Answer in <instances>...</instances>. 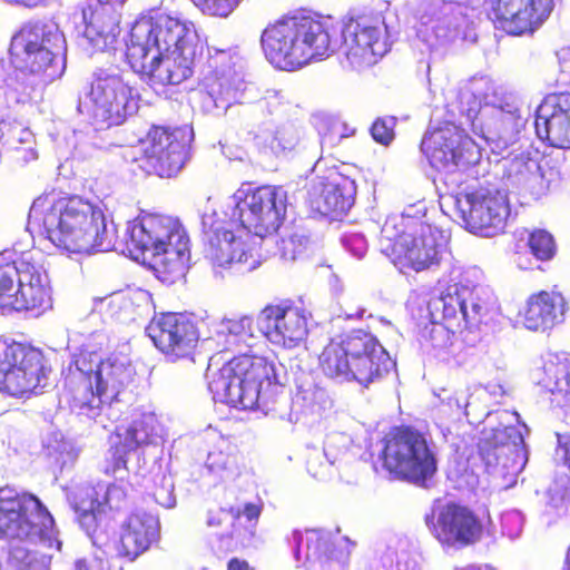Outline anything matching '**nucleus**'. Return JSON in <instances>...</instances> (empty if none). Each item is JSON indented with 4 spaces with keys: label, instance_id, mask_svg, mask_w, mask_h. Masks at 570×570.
Segmentation results:
<instances>
[{
    "label": "nucleus",
    "instance_id": "nucleus-1",
    "mask_svg": "<svg viewBox=\"0 0 570 570\" xmlns=\"http://www.w3.org/2000/svg\"><path fill=\"white\" fill-rule=\"evenodd\" d=\"M27 226L70 253L90 254L112 246L104 213L79 196H38L29 209Z\"/></svg>",
    "mask_w": 570,
    "mask_h": 570
},
{
    "label": "nucleus",
    "instance_id": "nucleus-2",
    "mask_svg": "<svg viewBox=\"0 0 570 570\" xmlns=\"http://www.w3.org/2000/svg\"><path fill=\"white\" fill-rule=\"evenodd\" d=\"M136 370L122 355L98 360L95 352L80 350L73 355L65 376L68 404L79 415L95 417L105 403L134 385Z\"/></svg>",
    "mask_w": 570,
    "mask_h": 570
},
{
    "label": "nucleus",
    "instance_id": "nucleus-3",
    "mask_svg": "<svg viewBox=\"0 0 570 570\" xmlns=\"http://www.w3.org/2000/svg\"><path fill=\"white\" fill-rule=\"evenodd\" d=\"M261 48L276 69L296 71L333 51V26L312 14L284 16L261 33Z\"/></svg>",
    "mask_w": 570,
    "mask_h": 570
},
{
    "label": "nucleus",
    "instance_id": "nucleus-4",
    "mask_svg": "<svg viewBox=\"0 0 570 570\" xmlns=\"http://www.w3.org/2000/svg\"><path fill=\"white\" fill-rule=\"evenodd\" d=\"M395 367L379 338L364 330H353L330 338L318 355V368L332 380L355 381L367 387Z\"/></svg>",
    "mask_w": 570,
    "mask_h": 570
},
{
    "label": "nucleus",
    "instance_id": "nucleus-5",
    "mask_svg": "<svg viewBox=\"0 0 570 570\" xmlns=\"http://www.w3.org/2000/svg\"><path fill=\"white\" fill-rule=\"evenodd\" d=\"M129 244L141 254L151 252V268L163 283L175 284L185 276L190 256L189 236L177 218L141 213L130 229Z\"/></svg>",
    "mask_w": 570,
    "mask_h": 570
},
{
    "label": "nucleus",
    "instance_id": "nucleus-6",
    "mask_svg": "<svg viewBox=\"0 0 570 570\" xmlns=\"http://www.w3.org/2000/svg\"><path fill=\"white\" fill-rule=\"evenodd\" d=\"M52 305L50 278L38 250L0 253V309L42 313Z\"/></svg>",
    "mask_w": 570,
    "mask_h": 570
},
{
    "label": "nucleus",
    "instance_id": "nucleus-7",
    "mask_svg": "<svg viewBox=\"0 0 570 570\" xmlns=\"http://www.w3.org/2000/svg\"><path fill=\"white\" fill-rule=\"evenodd\" d=\"M276 384L274 363L252 353L232 357L208 381V387L216 397L242 410L266 406Z\"/></svg>",
    "mask_w": 570,
    "mask_h": 570
},
{
    "label": "nucleus",
    "instance_id": "nucleus-8",
    "mask_svg": "<svg viewBox=\"0 0 570 570\" xmlns=\"http://www.w3.org/2000/svg\"><path fill=\"white\" fill-rule=\"evenodd\" d=\"M53 519L38 497L0 489V537L8 539V556L29 564L38 540L48 537Z\"/></svg>",
    "mask_w": 570,
    "mask_h": 570
},
{
    "label": "nucleus",
    "instance_id": "nucleus-9",
    "mask_svg": "<svg viewBox=\"0 0 570 570\" xmlns=\"http://www.w3.org/2000/svg\"><path fill=\"white\" fill-rule=\"evenodd\" d=\"M445 249L443 232L423 220L402 222L395 234L382 229V253L402 274L438 267Z\"/></svg>",
    "mask_w": 570,
    "mask_h": 570
},
{
    "label": "nucleus",
    "instance_id": "nucleus-10",
    "mask_svg": "<svg viewBox=\"0 0 570 570\" xmlns=\"http://www.w3.org/2000/svg\"><path fill=\"white\" fill-rule=\"evenodd\" d=\"M381 444L379 461L392 479L423 485L435 474V453L420 430L411 425L393 426Z\"/></svg>",
    "mask_w": 570,
    "mask_h": 570
},
{
    "label": "nucleus",
    "instance_id": "nucleus-11",
    "mask_svg": "<svg viewBox=\"0 0 570 570\" xmlns=\"http://www.w3.org/2000/svg\"><path fill=\"white\" fill-rule=\"evenodd\" d=\"M61 42V35L46 23L27 22L11 38L10 65L17 70L40 76L46 82L52 81L63 70V59L58 50Z\"/></svg>",
    "mask_w": 570,
    "mask_h": 570
},
{
    "label": "nucleus",
    "instance_id": "nucleus-12",
    "mask_svg": "<svg viewBox=\"0 0 570 570\" xmlns=\"http://www.w3.org/2000/svg\"><path fill=\"white\" fill-rule=\"evenodd\" d=\"M194 131L190 126L153 124L138 139L148 174L175 177L190 158Z\"/></svg>",
    "mask_w": 570,
    "mask_h": 570
},
{
    "label": "nucleus",
    "instance_id": "nucleus-13",
    "mask_svg": "<svg viewBox=\"0 0 570 570\" xmlns=\"http://www.w3.org/2000/svg\"><path fill=\"white\" fill-rule=\"evenodd\" d=\"M50 368L40 348L28 343L0 340V391L30 397L46 385Z\"/></svg>",
    "mask_w": 570,
    "mask_h": 570
},
{
    "label": "nucleus",
    "instance_id": "nucleus-14",
    "mask_svg": "<svg viewBox=\"0 0 570 570\" xmlns=\"http://www.w3.org/2000/svg\"><path fill=\"white\" fill-rule=\"evenodd\" d=\"M233 216L239 225L259 237L278 230L286 215V195L281 187L263 185L235 194Z\"/></svg>",
    "mask_w": 570,
    "mask_h": 570
},
{
    "label": "nucleus",
    "instance_id": "nucleus-15",
    "mask_svg": "<svg viewBox=\"0 0 570 570\" xmlns=\"http://www.w3.org/2000/svg\"><path fill=\"white\" fill-rule=\"evenodd\" d=\"M342 37L345 60L354 70L373 67L391 49L387 28L379 18L364 14L348 18Z\"/></svg>",
    "mask_w": 570,
    "mask_h": 570
},
{
    "label": "nucleus",
    "instance_id": "nucleus-16",
    "mask_svg": "<svg viewBox=\"0 0 570 570\" xmlns=\"http://www.w3.org/2000/svg\"><path fill=\"white\" fill-rule=\"evenodd\" d=\"M433 537L449 548H464L479 542L485 532V522L471 508L449 502L425 515Z\"/></svg>",
    "mask_w": 570,
    "mask_h": 570
},
{
    "label": "nucleus",
    "instance_id": "nucleus-17",
    "mask_svg": "<svg viewBox=\"0 0 570 570\" xmlns=\"http://www.w3.org/2000/svg\"><path fill=\"white\" fill-rule=\"evenodd\" d=\"M147 334L155 347L171 362L193 358L199 342L197 322L185 313L155 314Z\"/></svg>",
    "mask_w": 570,
    "mask_h": 570
},
{
    "label": "nucleus",
    "instance_id": "nucleus-18",
    "mask_svg": "<svg viewBox=\"0 0 570 570\" xmlns=\"http://www.w3.org/2000/svg\"><path fill=\"white\" fill-rule=\"evenodd\" d=\"M475 147L465 130L451 121L430 125L420 144L421 151L435 169L472 164Z\"/></svg>",
    "mask_w": 570,
    "mask_h": 570
},
{
    "label": "nucleus",
    "instance_id": "nucleus-19",
    "mask_svg": "<svg viewBox=\"0 0 570 570\" xmlns=\"http://www.w3.org/2000/svg\"><path fill=\"white\" fill-rule=\"evenodd\" d=\"M459 206L466 227L485 236L502 232L511 210L508 194L489 186L464 193Z\"/></svg>",
    "mask_w": 570,
    "mask_h": 570
},
{
    "label": "nucleus",
    "instance_id": "nucleus-20",
    "mask_svg": "<svg viewBox=\"0 0 570 570\" xmlns=\"http://www.w3.org/2000/svg\"><path fill=\"white\" fill-rule=\"evenodd\" d=\"M89 99L94 120L107 128L124 124L138 108L134 88L119 76L97 78Z\"/></svg>",
    "mask_w": 570,
    "mask_h": 570
},
{
    "label": "nucleus",
    "instance_id": "nucleus-21",
    "mask_svg": "<svg viewBox=\"0 0 570 570\" xmlns=\"http://www.w3.org/2000/svg\"><path fill=\"white\" fill-rule=\"evenodd\" d=\"M157 419L153 413H141L128 425H119L114 431L115 441L109 449L110 456L107 460L106 473L116 474L128 469L130 454L137 456L138 463H145L144 453L140 448L153 443L156 435ZM140 464H138V473Z\"/></svg>",
    "mask_w": 570,
    "mask_h": 570
},
{
    "label": "nucleus",
    "instance_id": "nucleus-22",
    "mask_svg": "<svg viewBox=\"0 0 570 570\" xmlns=\"http://www.w3.org/2000/svg\"><path fill=\"white\" fill-rule=\"evenodd\" d=\"M492 19L512 36L533 33L548 20L553 0H487Z\"/></svg>",
    "mask_w": 570,
    "mask_h": 570
},
{
    "label": "nucleus",
    "instance_id": "nucleus-23",
    "mask_svg": "<svg viewBox=\"0 0 570 570\" xmlns=\"http://www.w3.org/2000/svg\"><path fill=\"white\" fill-rule=\"evenodd\" d=\"M258 320L265 324L266 336L287 348L297 346L308 334L307 313L292 301L266 305Z\"/></svg>",
    "mask_w": 570,
    "mask_h": 570
},
{
    "label": "nucleus",
    "instance_id": "nucleus-24",
    "mask_svg": "<svg viewBox=\"0 0 570 570\" xmlns=\"http://www.w3.org/2000/svg\"><path fill=\"white\" fill-rule=\"evenodd\" d=\"M159 541V519L146 510L136 509L121 522L115 551L118 558L132 562Z\"/></svg>",
    "mask_w": 570,
    "mask_h": 570
},
{
    "label": "nucleus",
    "instance_id": "nucleus-25",
    "mask_svg": "<svg viewBox=\"0 0 570 570\" xmlns=\"http://www.w3.org/2000/svg\"><path fill=\"white\" fill-rule=\"evenodd\" d=\"M524 441L515 426L483 429L478 453L487 468L522 469L525 463Z\"/></svg>",
    "mask_w": 570,
    "mask_h": 570
},
{
    "label": "nucleus",
    "instance_id": "nucleus-26",
    "mask_svg": "<svg viewBox=\"0 0 570 570\" xmlns=\"http://www.w3.org/2000/svg\"><path fill=\"white\" fill-rule=\"evenodd\" d=\"M128 504L129 495L125 487L111 483L107 487L104 500L80 514V523L95 546L104 547L109 542V529L116 523V513Z\"/></svg>",
    "mask_w": 570,
    "mask_h": 570
},
{
    "label": "nucleus",
    "instance_id": "nucleus-27",
    "mask_svg": "<svg viewBox=\"0 0 570 570\" xmlns=\"http://www.w3.org/2000/svg\"><path fill=\"white\" fill-rule=\"evenodd\" d=\"M126 0H87L82 9L83 36L97 50L111 47L120 33L118 8Z\"/></svg>",
    "mask_w": 570,
    "mask_h": 570
},
{
    "label": "nucleus",
    "instance_id": "nucleus-28",
    "mask_svg": "<svg viewBox=\"0 0 570 570\" xmlns=\"http://www.w3.org/2000/svg\"><path fill=\"white\" fill-rule=\"evenodd\" d=\"M356 185L341 173H331L308 191L311 208L323 216L345 214L354 204Z\"/></svg>",
    "mask_w": 570,
    "mask_h": 570
},
{
    "label": "nucleus",
    "instance_id": "nucleus-29",
    "mask_svg": "<svg viewBox=\"0 0 570 570\" xmlns=\"http://www.w3.org/2000/svg\"><path fill=\"white\" fill-rule=\"evenodd\" d=\"M262 510V504L252 502L246 503L243 510L233 507L228 509L220 508L210 510L206 524L218 533L229 518L230 531L228 533H222L220 540L230 539L235 541L233 547L227 548L228 551L245 549L250 546L256 535V525Z\"/></svg>",
    "mask_w": 570,
    "mask_h": 570
},
{
    "label": "nucleus",
    "instance_id": "nucleus-30",
    "mask_svg": "<svg viewBox=\"0 0 570 570\" xmlns=\"http://www.w3.org/2000/svg\"><path fill=\"white\" fill-rule=\"evenodd\" d=\"M567 301L561 292L541 289L531 294L522 312L524 326L533 332H544L562 323Z\"/></svg>",
    "mask_w": 570,
    "mask_h": 570
},
{
    "label": "nucleus",
    "instance_id": "nucleus-31",
    "mask_svg": "<svg viewBox=\"0 0 570 570\" xmlns=\"http://www.w3.org/2000/svg\"><path fill=\"white\" fill-rule=\"evenodd\" d=\"M141 20L153 29L150 36L157 52L195 47L196 32L190 22L164 12Z\"/></svg>",
    "mask_w": 570,
    "mask_h": 570
},
{
    "label": "nucleus",
    "instance_id": "nucleus-32",
    "mask_svg": "<svg viewBox=\"0 0 570 570\" xmlns=\"http://www.w3.org/2000/svg\"><path fill=\"white\" fill-rule=\"evenodd\" d=\"M194 58L195 47L159 51L156 53V63L149 78L164 86L179 85L191 77Z\"/></svg>",
    "mask_w": 570,
    "mask_h": 570
},
{
    "label": "nucleus",
    "instance_id": "nucleus-33",
    "mask_svg": "<svg viewBox=\"0 0 570 570\" xmlns=\"http://www.w3.org/2000/svg\"><path fill=\"white\" fill-rule=\"evenodd\" d=\"M153 29L142 20L136 21L131 27L126 41V60L131 69L144 76L150 75L156 63V53L150 52L156 48L153 45Z\"/></svg>",
    "mask_w": 570,
    "mask_h": 570
},
{
    "label": "nucleus",
    "instance_id": "nucleus-34",
    "mask_svg": "<svg viewBox=\"0 0 570 570\" xmlns=\"http://www.w3.org/2000/svg\"><path fill=\"white\" fill-rule=\"evenodd\" d=\"M464 295V323L465 330L473 331L488 324L494 314L492 295L479 286L462 285Z\"/></svg>",
    "mask_w": 570,
    "mask_h": 570
},
{
    "label": "nucleus",
    "instance_id": "nucleus-35",
    "mask_svg": "<svg viewBox=\"0 0 570 570\" xmlns=\"http://www.w3.org/2000/svg\"><path fill=\"white\" fill-rule=\"evenodd\" d=\"M242 242L232 230L217 228L209 236L207 255L217 266L232 265L233 256H235Z\"/></svg>",
    "mask_w": 570,
    "mask_h": 570
},
{
    "label": "nucleus",
    "instance_id": "nucleus-36",
    "mask_svg": "<svg viewBox=\"0 0 570 570\" xmlns=\"http://www.w3.org/2000/svg\"><path fill=\"white\" fill-rule=\"evenodd\" d=\"M436 309L441 312L440 323L452 326L454 331H464V295L462 286L454 293L441 295L436 302Z\"/></svg>",
    "mask_w": 570,
    "mask_h": 570
},
{
    "label": "nucleus",
    "instance_id": "nucleus-37",
    "mask_svg": "<svg viewBox=\"0 0 570 570\" xmlns=\"http://www.w3.org/2000/svg\"><path fill=\"white\" fill-rule=\"evenodd\" d=\"M528 246L533 256L540 261H549L556 254V244L552 235L542 229L530 234Z\"/></svg>",
    "mask_w": 570,
    "mask_h": 570
},
{
    "label": "nucleus",
    "instance_id": "nucleus-38",
    "mask_svg": "<svg viewBox=\"0 0 570 570\" xmlns=\"http://www.w3.org/2000/svg\"><path fill=\"white\" fill-rule=\"evenodd\" d=\"M396 122L397 119L394 116L377 117L370 128L374 141L382 146H389L395 138Z\"/></svg>",
    "mask_w": 570,
    "mask_h": 570
},
{
    "label": "nucleus",
    "instance_id": "nucleus-39",
    "mask_svg": "<svg viewBox=\"0 0 570 570\" xmlns=\"http://www.w3.org/2000/svg\"><path fill=\"white\" fill-rule=\"evenodd\" d=\"M204 13L227 18L244 0H191Z\"/></svg>",
    "mask_w": 570,
    "mask_h": 570
},
{
    "label": "nucleus",
    "instance_id": "nucleus-40",
    "mask_svg": "<svg viewBox=\"0 0 570 570\" xmlns=\"http://www.w3.org/2000/svg\"><path fill=\"white\" fill-rule=\"evenodd\" d=\"M460 332L461 331H454L452 326L434 322L429 331L428 340L432 348L446 350L453 345L455 334Z\"/></svg>",
    "mask_w": 570,
    "mask_h": 570
},
{
    "label": "nucleus",
    "instance_id": "nucleus-41",
    "mask_svg": "<svg viewBox=\"0 0 570 570\" xmlns=\"http://www.w3.org/2000/svg\"><path fill=\"white\" fill-rule=\"evenodd\" d=\"M262 263L261 255L254 248L246 246L244 242L239 245L235 256H233V264H239L245 271L250 272L257 268Z\"/></svg>",
    "mask_w": 570,
    "mask_h": 570
},
{
    "label": "nucleus",
    "instance_id": "nucleus-42",
    "mask_svg": "<svg viewBox=\"0 0 570 570\" xmlns=\"http://www.w3.org/2000/svg\"><path fill=\"white\" fill-rule=\"evenodd\" d=\"M343 125L340 122H333L327 128V131L323 135L324 140H328L330 142H334L335 140H340L344 137H347V134H344Z\"/></svg>",
    "mask_w": 570,
    "mask_h": 570
},
{
    "label": "nucleus",
    "instance_id": "nucleus-43",
    "mask_svg": "<svg viewBox=\"0 0 570 570\" xmlns=\"http://www.w3.org/2000/svg\"><path fill=\"white\" fill-rule=\"evenodd\" d=\"M313 548L314 551L316 552L317 550L320 549H324V550H327L328 548V542L326 540H323V539H316L315 541H313L312 543L308 544V549Z\"/></svg>",
    "mask_w": 570,
    "mask_h": 570
},
{
    "label": "nucleus",
    "instance_id": "nucleus-44",
    "mask_svg": "<svg viewBox=\"0 0 570 570\" xmlns=\"http://www.w3.org/2000/svg\"><path fill=\"white\" fill-rule=\"evenodd\" d=\"M75 570H94V566L87 560H77L75 562Z\"/></svg>",
    "mask_w": 570,
    "mask_h": 570
},
{
    "label": "nucleus",
    "instance_id": "nucleus-45",
    "mask_svg": "<svg viewBox=\"0 0 570 570\" xmlns=\"http://www.w3.org/2000/svg\"><path fill=\"white\" fill-rule=\"evenodd\" d=\"M564 455L563 461L564 464L570 469V439L563 444Z\"/></svg>",
    "mask_w": 570,
    "mask_h": 570
},
{
    "label": "nucleus",
    "instance_id": "nucleus-46",
    "mask_svg": "<svg viewBox=\"0 0 570 570\" xmlns=\"http://www.w3.org/2000/svg\"><path fill=\"white\" fill-rule=\"evenodd\" d=\"M563 570H570V546L567 549Z\"/></svg>",
    "mask_w": 570,
    "mask_h": 570
},
{
    "label": "nucleus",
    "instance_id": "nucleus-47",
    "mask_svg": "<svg viewBox=\"0 0 570 570\" xmlns=\"http://www.w3.org/2000/svg\"><path fill=\"white\" fill-rule=\"evenodd\" d=\"M519 165L527 166V161L522 157L521 158H514L513 163H512V166L519 167Z\"/></svg>",
    "mask_w": 570,
    "mask_h": 570
},
{
    "label": "nucleus",
    "instance_id": "nucleus-48",
    "mask_svg": "<svg viewBox=\"0 0 570 570\" xmlns=\"http://www.w3.org/2000/svg\"><path fill=\"white\" fill-rule=\"evenodd\" d=\"M465 570H494L490 567H480V566H471L469 568H466Z\"/></svg>",
    "mask_w": 570,
    "mask_h": 570
},
{
    "label": "nucleus",
    "instance_id": "nucleus-49",
    "mask_svg": "<svg viewBox=\"0 0 570 570\" xmlns=\"http://www.w3.org/2000/svg\"><path fill=\"white\" fill-rule=\"evenodd\" d=\"M422 40H423L424 42H430V39H429L428 37H422Z\"/></svg>",
    "mask_w": 570,
    "mask_h": 570
}]
</instances>
